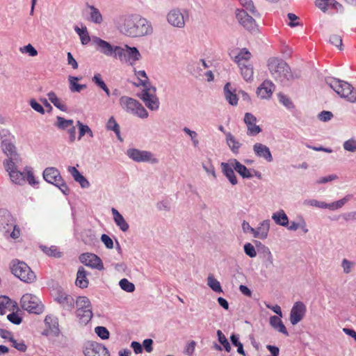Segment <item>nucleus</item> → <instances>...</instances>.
<instances>
[{
	"instance_id": "obj_5",
	"label": "nucleus",
	"mask_w": 356,
	"mask_h": 356,
	"mask_svg": "<svg viewBox=\"0 0 356 356\" xmlns=\"http://www.w3.org/2000/svg\"><path fill=\"white\" fill-rule=\"evenodd\" d=\"M121 107L126 111L136 115L141 118H147L148 113L143 106L136 99L127 96H122L120 99Z\"/></svg>"
},
{
	"instance_id": "obj_20",
	"label": "nucleus",
	"mask_w": 356,
	"mask_h": 356,
	"mask_svg": "<svg viewBox=\"0 0 356 356\" xmlns=\"http://www.w3.org/2000/svg\"><path fill=\"white\" fill-rule=\"evenodd\" d=\"M93 42L97 45V49L101 53L108 56H113L115 47L110 43L97 37L93 38Z\"/></svg>"
},
{
	"instance_id": "obj_37",
	"label": "nucleus",
	"mask_w": 356,
	"mask_h": 356,
	"mask_svg": "<svg viewBox=\"0 0 356 356\" xmlns=\"http://www.w3.org/2000/svg\"><path fill=\"white\" fill-rule=\"evenodd\" d=\"M134 72L136 76L140 81L139 84H135L136 86H142L144 88H147L151 86L149 82V79L144 70H134Z\"/></svg>"
},
{
	"instance_id": "obj_63",
	"label": "nucleus",
	"mask_w": 356,
	"mask_h": 356,
	"mask_svg": "<svg viewBox=\"0 0 356 356\" xmlns=\"http://www.w3.org/2000/svg\"><path fill=\"white\" fill-rule=\"evenodd\" d=\"M101 239L107 248L111 249L113 248V240L109 236H108L107 234H102Z\"/></svg>"
},
{
	"instance_id": "obj_54",
	"label": "nucleus",
	"mask_w": 356,
	"mask_h": 356,
	"mask_svg": "<svg viewBox=\"0 0 356 356\" xmlns=\"http://www.w3.org/2000/svg\"><path fill=\"white\" fill-rule=\"evenodd\" d=\"M95 332L102 339L109 338V332L105 327L98 326L95 327Z\"/></svg>"
},
{
	"instance_id": "obj_61",
	"label": "nucleus",
	"mask_w": 356,
	"mask_h": 356,
	"mask_svg": "<svg viewBox=\"0 0 356 356\" xmlns=\"http://www.w3.org/2000/svg\"><path fill=\"white\" fill-rule=\"evenodd\" d=\"M25 171H26V181H27L29 184L34 186L38 183L36 181L35 177L33 175V173L31 172V170L26 168Z\"/></svg>"
},
{
	"instance_id": "obj_52",
	"label": "nucleus",
	"mask_w": 356,
	"mask_h": 356,
	"mask_svg": "<svg viewBox=\"0 0 356 356\" xmlns=\"http://www.w3.org/2000/svg\"><path fill=\"white\" fill-rule=\"evenodd\" d=\"M78 79L76 77L70 76V90L72 92H80L82 89L86 88L85 85H80L75 82Z\"/></svg>"
},
{
	"instance_id": "obj_62",
	"label": "nucleus",
	"mask_w": 356,
	"mask_h": 356,
	"mask_svg": "<svg viewBox=\"0 0 356 356\" xmlns=\"http://www.w3.org/2000/svg\"><path fill=\"white\" fill-rule=\"evenodd\" d=\"M195 346L196 343L195 341H190L185 348V353L188 356H193L195 351Z\"/></svg>"
},
{
	"instance_id": "obj_35",
	"label": "nucleus",
	"mask_w": 356,
	"mask_h": 356,
	"mask_svg": "<svg viewBox=\"0 0 356 356\" xmlns=\"http://www.w3.org/2000/svg\"><path fill=\"white\" fill-rule=\"evenodd\" d=\"M49 100L58 109L62 111H67V106L56 96L54 92H49L47 94Z\"/></svg>"
},
{
	"instance_id": "obj_26",
	"label": "nucleus",
	"mask_w": 356,
	"mask_h": 356,
	"mask_svg": "<svg viewBox=\"0 0 356 356\" xmlns=\"http://www.w3.org/2000/svg\"><path fill=\"white\" fill-rule=\"evenodd\" d=\"M251 57V53L246 48H243L234 57V60L238 66H241L243 64L249 63Z\"/></svg>"
},
{
	"instance_id": "obj_30",
	"label": "nucleus",
	"mask_w": 356,
	"mask_h": 356,
	"mask_svg": "<svg viewBox=\"0 0 356 356\" xmlns=\"http://www.w3.org/2000/svg\"><path fill=\"white\" fill-rule=\"evenodd\" d=\"M111 211L116 225L120 227L122 231L127 232L129 229V225L125 221L124 217L115 208H112Z\"/></svg>"
},
{
	"instance_id": "obj_11",
	"label": "nucleus",
	"mask_w": 356,
	"mask_h": 356,
	"mask_svg": "<svg viewBox=\"0 0 356 356\" xmlns=\"http://www.w3.org/2000/svg\"><path fill=\"white\" fill-rule=\"evenodd\" d=\"M127 155L129 158L136 162H150L152 163H158V159L154 156L152 153L148 151L130 149L127 150Z\"/></svg>"
},
{
	"instance_id": "obj_8",
	"label": "nucleus",
	"mask_w": 356,
	"mask_h": 356,
	"mask_svg": "<svg viewBox=\"0 0 356 356\" xmlns=\"http://www.w3.org/2000/svg\"><path fill=\"white\" fill-rule=\"evenodd\" d=\"M21 307L23 309L33 314H40L42 312V305L38 298L31 294L26 293L22 296L20 300Z\"/></svg>"
},
{
	"instance_id": "obj_16",
	"label": "nucleus",
	"mask_w": 356,
	"mask_h": 356,
	"mask_svg": "<svg viewBox=\"0 0 356 356\" xmlns=\"http://www.w3.org/2000/svg\"><path fill=\"white\" fill-rule=\"evenodd\" d=\"M244 122L247 127L248 136H257L261 131L259 126L257 125V118L252 113H246L244 116Z\"/></svg>"
},
{
	"instance_id": "obj_57",
	"label": "nucleus",
	"mask_w": 356,
	"mask_h": 356,
	"mask_svg": "<svg viewBox=\"0 0 356 356\" xmlns=\"http://www.w3.org/2000/svg\"><path fill=\"white\" fill-rule=\"evenodd\" d=\"M240 3L245 8L246 10L252 14H255L256 9L252 0H238Z\"/></svg>"
},
{
	"instance_id": "obj_10",
	"label": "nucleus",
	"mask_w": 356,
	"mask_h": 356,
	"mask_svg": "<svg viewBox=\"0 0 356 356\" xmlns=\"http://www.w3.org/2000/svg\"><path fill=\"white\" fill-rule=\"evenodd\" d=\"M156 88L154 87H148L143 88L142 94L139 96L144 102L146 106L150 110H157L159 107V99L156 96Z\"/></svg>"
},
{
	"instance_id": "obj_58",
	"label": "nucleus",
	"mask_w": 356,
	"mask_h": 356,
	"mask_svg": "<svg viewBox=\"0 0 356 356\" xmlns=\"http://www.w3.org/2000/svg\"><path fill=\"white\" fill-rule=\"evenodd\" d=\"M22 53H27L31 56H35L38 55L37 50L33 47L32 44H29L20 48Z\"/></svg>"
},
{
	"instance_id": "obj_6",
	"label": "nucleus",
	"mask_w": 356,
	"mask_h": 356,
	"mask_svg": "<svg viewBox=\"0 0 356 356\" xmlns=\"http://www.w3.org/2000/svg\"><path fill=\"white\" fill-rule=\"evenodd\" d=\"M76 314L80 322L87 323L92 318V305L90 300L86 296H79L76 300Z\"/></svg>"
},
{
	"instance_id": "obj_44",
	"label": "nucleus",
	"mask_w": 356,
	"mask_h": 356,
	"mask_svg": "<svg viewBox=\"0 0 356 356\" xmlns=\"http://www.w3.org/2000/svg\"><path fill=\"white\" fill-rule=\"evenodd\" d=\"M74 29L79 35L81 43L83 44H87L88 43H89V42L90 41V38L86 27L80 29L78 26H76Z\"/></svg>"
},
{
	"instance_id": "obj_40",
	"label": "nucleus",
	"mask_w": 356,
	"mask_h": 356,
	"mask_svg": "<svg viewBox=\"0 0 356 356\" xmlns=\"http://www.w3.org/2000/svg\"><path fill=\"white\" fill-rule=\"evenodd\" d=\"M207 284L215 292H222L220 282L212 275H209L207 278Z\"/></svg>"
},
{
	"instance_id": "obj_28",
	"label": "nucleus",
	"mask_w": 356,
	"mask_h": 356,
	"mask_svg": "<svg viewBox=\"0 0 356 356\" xmlns=\"http://www.w3.org/2000/svg\"><path fill=\"white\" fill-rule=\"evenodd\" d=\"M224 92L226 99L231 105H237L238 99L236 94L235 93V90H232L230 83H227L225 85Z\"/></svg>"
},
{
	"instance_id": "obj_27",
	"label": "nucleus",
	"mask_w": 356,
	"mask_h": 356,
	"mask_svg": "<svg viewBox=\"0 0 356 356\" xmlns=\"http://www.w3.org/2000/svg\"><path fill=\"white\" fill-rule=\"evenodd\" d=\"M231 165L233 168L243 178H250L252 177V174L250 170L245 166L241 164L236 159H233L231 161Z\"/></svg>"
},
{
	"instance_id": "obj_21",
	"label": "nucleus",
	"mask_w": 356,
	"mask_h": 356,
	"mask_svg": "<svg viewBox=\"0 0 356 356\" xmlns=\"http://www.w3.org/2000/svg\"><path fill=\"white\" fill-rule=\"evenodd\" d=\"M253 150L257 156L262 157L268 162H271L273 161V156L270 149L266 145L257 143L253 145Z\"/></svg>"
},
{
	"instance_id": "obj_43",
	"label": "nucleus",
	"mask_w": 356,
	"mask_h": 356,
	"mask_svg": "<svg viewBox=\"0 0 356 356\" xmlns=\"http://www.w3.org/2000/svg\"><path fill=\"white\" fill-rule=\"evenodd\" d=\"M77 126L79 127V140L86 134H88L90 138L93 137V133L88 125L83 124L80 121H77Z\"/></svg>"
},
{
	"instance_id": "obj_1",
	"label": "nucleus",
	"mask_w": 356,
	"mask_h": 356,
	"mask_svg": "<svg viewBox=\"0 0 356 356\" xmlns=\"http://www.w3.org/2000/svg\"><path fill=\"white\" fill-rule=\"evenodd\" d=\"M268 67L275 81L281 83L291 76L290 67L284 60L277 58H270L268 60Z\"/></svg>"
},
{
	"instance_id": "obj_56",
	"label": "nucleus",
	"mask_w": 356,
	"mask_h": 356,
	"mask_svg": "<svg viewBox=\"0 0 356 356\" xmlns=\"http://www.w3.org/2000/svg\"><path fill=\"white\" fill-rule=\"evenodd\" d=\"M343 146L346 151L355 152H356V140L349 139L344 142Z\"/></svg>"
},
{
	"instance_id": "obj_47",
	"label": "nucleus",
	"mask_w": 356,
	"mask_h": 356,
	"mask_svg": "<svg viewBox=\"0 0 356 356\" xmlns=\"http://www.w3.org/2000/svg\"><path fill=\"white\" fill-rule=\"evenodd\" d=\"M217 335H218V341L223 346L225 350L228 353L230 352L231 351V346H230L228 340L227 339L226 337L225 336V334L222 332L221 330H218L217 331Z\"/></svg>"
},
{
	"instance_id": "obj_7",
	"label": "nucleus",
	"mask_w": 356,
	"mask_h": 356,
	"mask_svg": "<svg viewBox=\"0 0 356 356\" xmlns=\"http://www.w3.org/2000/svg\"><path fill=\"white\" fill-rule=\"evenodd\" d=\"M44 179L57 186L64 194H67L69 188L63 181L59 171L55 168H47L43 172Z\"/></svg>"
},
{
	"instance_id": "obj_48",
	"label": "nucleus",
	"mask_w": 356,
	"mask_h": 356,
	"mask_svg": "<svg viewBox=\"0 0 356 356\" xmlns=\"http://www.w3.org/2000/svg\"><path fill=\"white\" fill-rule=\"evenodd\" d=\"M119 284L121 289L127 292H133L135 290V286L133 283L130 282L127 279H122Z\"/></svg>"
},
{
	"instance_id": "obj_22",
	"label": "nucleus",
	"mask_w": 356,
	"mask_h": 356,
	"mask_svg": "<svg viewBox=\"0 0 356 356\" xmlns=\"http://www.w3.org/2000/svg\"><path fill=\"white\" fill-rule=\"evenodd\" d=\"M270 228V221L269 220H264L260 223L259 226L254 229V232H253V236L255 238H259L260 239H264L267 237L268 233Z\"/></svg>"
},
{
	"instance_id": "obj_64",
	"label": "nucleus",
	"mask_w": 356,
	"mask_h": 356,
	"mask_svg": "<svg viewBox=\"0 0 356 356\" xmlns=\"http://www.w3.org/2000/svg\"><path fill=\"white\" fill-rule=\"evenodd\" d=\"M7 318L11 323L15 325H19L22 322V318L19 316L17 314L14 312L8 314Z\"/></svg>"
},
{
	"instance_id": "obj_23",
	"label": "nucleus",
	"mask_w": 356,
	"mask_h": 356,
	"mask_svg": "<svg viewBox=\"0 0 356 356\" xmlns=\"http://www.w3.org/2000/svg\"><path fill=\"white\" fill-rule=\"evenodd\" d=\"M1 149L3 152L9 157L8 160H17V154L15 145L8 140H3L1 143Z\"/></svg>"
},
{
	"instance_id": "obj_18",
	"label": "nucleus",
	"mask_w": 356,
	"mask_h": 356,
	"mask_svg": "<svg viewBox=\"0 0 356 356\" xmlns=\"http://www.w3.org/2000/svg\"><path fill=\"white\" fill-rule=\"evenodd\" d=\"M236 18L238 22L249 31L252 30L255 26L254 19L244 10L238 11L236 13Z\"/></svg>"
},
{
	"instance_id": "obj_12",
	"label": "nucleus",
	"mask_w": 356,
	"mask_h": 356,
	"mask_svg": "<svg viewBox=\"0 0 356 356\" xmlns=\"http://www.w3.org/2000/svg\"><path fill=\"white\" fill-rule=\"evenodd\" d=\"M54 300L60 307L67 311H71L74 307V298L63 291H58L54 296Z\"/></svg>"
},
{
	"instance_id": "obj_13",
	"label": "nucleus",
	"mask_w": 356,
	"mask_h": 356,
	"mask_svg": "<svg viewBox=\"0 0 356 356\" xmlns=\"http://www.w3.org/2000/svg\"><path fill=\"white\" fill-rule=\"evenodd\" d=\"M307 311L305 305L300 301L294 303L290 313V322L295 325L305 316Z\"/></svg>"
},
{
	"instance_id": "obj_55",
	"label": "nucleus",
	"mask_w": 356,
	"mask_h": 356,
	"mask_svg": "<svg viewBox=\"0 0 356 356\" xmlns=\"http://www.w3.org/2000/svg\"><path fill=\"white\" fill-rule=\"evenodd\" d=\"M330 42L339 48V49H342V38L339 35L333 34L330 38Z\"/></svg>"
},
{
	"instance_id": "obj_46",
	"label": "nucleus",
	"mask_w": 356,
	"mask_h": 356,
	"mask_svg": "<svg viewBox=\"0 0 356 356\" xmlns=\"http://www.w3.org/2000/svg\"><path fill=\"white\" fill-rule=\"evenodd\" d=\"M90 9L91 20L96 24H100L102 22V16L99 10L93 6H90Z\"/></svg>"
},
{
	"instance_id": "obj_36",
	"label": "nucleus",
	"mask_w": 356,
	"mask_h": 356,
	"mask_svg": "<svg viewBox=\"0 0 356 356\" xmlns=\"http://www.w3.org/2000/svg\"><path fill=\"white\" fill-rule=\"evenodd\" d=\"M272 218L273 220L280 225L286 226L289 223V219L283 210L276 212L273 214Z\"/></svg>"
},
{
	"instance_id": "obj_60",
	"label": "nucleus",
	"mask_w": 356,
	"mask_h": 356,
	"mask_svg": "<svg viewBox=\"0 0 356 356\" xmlns=\"http://www.w3.org/2000/svg\"><path fill=\"white\" fill-rule=\"evenodd\" d=\"M244 251L250 257H254L257 255V252L254 247L250 243L244 245Z\"/></svg>"
},
{
	"instance_id": "obj_2",
	"label": "nucleus",
	"mask_w": 356,
	"mask_h": 356,
	"mask_svg": "<svg viewBox=\"0 0 356 356\" xmlns=\"http://www.w3.org/2000/svg\"><path fill=\"white\" fill-rule=\"evenodd\" d=\"M127 34L132 37H141L152 32V27L145 18H136L127 22Z\"/></svg>"
},
{
	"instance_id": "obj_9",
	"label": "nucleus",
	"mask_w": 356,
	"mask_h": 356,
	"mask_svg": "<svg viewBox=\"0 0 356 356\" xmlns=\"http://www.w3.org/2000/svg\"><path fill=\"white\" fill-rule=\"evenodd\" d=\"M3 165L13 183L19 185L25 184L26 171L21 172L17 170L15 163L12 160H6L3 162Z\"/></svg>"
},
{
	"instance_id": "obj_33",
	"label": "nucleus",
	"mask_w": 356,
	"mask_h": 356,
	"mask_svg": "<svg viewBox=\"0 0 356 356\" xmlns=\"http://www.w3.org/2000/svg\"><path fill=\"white\" fill-rule=\"evenodd\" d=\"M44 323L48 325L49 330L54 334L58 335L60 330L57 318L52 316H47L44 319Z\"/></svg>"
},
{
	"instance_id": "obj_14",
	"label": "nucleus",
	"mask_w": 356,
	"mask_h": 356,
	"mask_svg": "<svg viewBox=\"0 0 356 356\" xmlns=\"http://www.w3.org/2000/svg\"><path fill=\"white\" fill-rule=\"evenodd\" d=\"M84 355L86 356H110L106 348L96 342L87 345L84 350Z\"/></svg>"
},
{
	"instance_id": "obj_31",
	"label": "nucleus",
	"mask_w": 356,
	"mask_h": 356,
	"mask_svg": "<svg viewBox=\"0 0 356 356\" xmlns=\"http://www.w3.org/2000/svg\"><path fill=\"white\" fill-rule=\"evenodd\" d=\"M270 325L277 330L285 336H289V332L280 317L273 316L270 318Z\"/></svg>"
},
{
	"instance_id": "obj_19",
	"label": "nucleus",
	"mask_w": 356,
	"mask_h": 356,
	"mask_svg": "<svg viewBox=\"0 0 356 356\" xmlns=\"http://www.w3.org/2000/svg\"><path fill=\"white\" fill-rule=\"evenodd\" d=\"M275 90L274 84L268 80L264 81L257 88V95L262 99L270 98Z\"/></svg>"
},
{
	"instance_id": "obj_50",
	"label": "nucleus",
	"mask_w": 356,
	"mask_h": 356,
	"mask_svg": "<svg viewBox=\"0 0 356 356\" xmlns=\"http://www.w3.org/2000/svg\"><path fill=\"white\" fill-rule=\"evenodd\" d=\"M107 129L113 131L120 138V127L113 117L110 118L107 122Z\"/></svg>"
},
{
	"instance_id": "obj_3",
	"label": "nucleus",
	"mask_w": 356,
	"mask_h": 356,
	"mask_svg": "<svg viewBox=\"0 0 356 356\" xmlns=\"http://www.w3.org/2000/svg\"><path fill=\"white\" fill-rule=\"evenodd\" d=\"M10 268L12 273L24 282L32 283L36 280L34 272L24 261H13Z\"/></svg>"
},
{
	"instance_id": "obj_42",
	"label": "nucleus",
	"mask_w": 356,
	"mask_h": 356,
	"mask_svg": "<svg viewBox=\"0 0 356 356\" xmlns=\"http://www.w3.org/2000/svg\"><path fill=\"white\" fill-rule=\"evenodd\" d=\"M115 58H118L121 61H127V48L115 46L113 54Z\"/></svg>"
},
{
	"instance_id": "obj_24",
	"label": "nucleus",
	"mask_w": 356,
	"mask_h": 356,
	"mask_svg": "<svg viewBox=\"0 0 356 356\" xmlns=\"http://www.w3.org/2000/svg\"><path fill=\"white\" fill-rule=\"evenodd\" d=\"M221 168L223 174L226 176V177L229 179L230 183L232 185H236L238 182L237 178L235 175V173L233 170V167L231 163H222Z\"/></svg>"
},
{
	"instance_id": "obj_39",
	"label": "nucleus",
	"mask_w": 356,
	"mask_h": 356,
	"mask_svg": "<svg viewBox=\"0 0 356 356\" xmlns=\"http://www.w3.org/2000/svg\"><path fill=\"white\" fill-rule=\"evenodd\" d=\"M92 80L98 87L102 88L106 92L108 97L110 96V90L102 80V75L100 74H95Z\"/></svg>"
},
{
	"instance_id": "obj_29",
	"label": "nucleus",
	"mask_w": 356,
	"mask_h": 356,
	"mask_svg": "<svg viewBox=\"0 0 356 356\" xmlns=\"http://www.w3.org/2000/svg\"><path fill=\"white\" fill-rule=\"evenodd\" d=\"M68 171L72 175L74 180L80 184L81 187L87 188L89 186L90 184L88 181L78 171L75 167H69Z\"/></svg>"
},
{
	"instance_id": "obj_4",
	"label": "nucleus",
	"mask_w": 356,
	"mask_h": 356,
	"mask_svg": "<svg viewBox=\"0 0 356 356\" xmlns=\"http://www.w3.org/2000/svg\"><path fill=\"white\" fill-rule=\"evenodd\" d=\"M327 83L340 97L346 98L351 102L356 101V91L353 90V86L348 82L332 79Z\"/></svg>"
},
{
	"instance_id": "obj_53",
	"label": "nucleus",
	"mask_w": 356,
	"mask_h": 356,
	"mask_svg": "<svg viewBox=\"0 0 356 356\" xmlns=\"http://www.w3.org/2000/svg\"><path fill=\"white\" fill-rule=\"evenodd\" d=\"M73 120H65L62 117L57 118V126L60 129H66L69 127L72 126Z\"/></svg>"
},
{
	"instance_id": "obj_17",
	"label": "nucleus",
	"mask_w": 356,
	"mask_h": 356,
	"mask_svg": "<svg viewBox=\"0 0 356 356\" xmlns=\"http://www.w3.org/2000/svg\"><path fill=\"white\" fill-rule=\"evenodd\" d=\"M168 22L174 26L183 27L185 24L184 15L178 9H173L167 16Z\"/></svg>"
},
{
	"instance_id": "obj_34",
	"label": "nucleus",
	"mask_w": 356,
	"mask_h": 356,
	"mask_svg": "<svg viewBox=\"0 0 356 356\" xmlns=\"http://www.w3.org/2000/svg\"><path fill=\"white\" fill-rule=\"evenodd\" d=\"M241 69V73L243 79L246 81H250L253 78L254 70L253 67L250 63L243 64L238 66Z\"/></svg>"
},
{
	"instance_id": "obj_25",
	"label": "nucleus",
	"mask_w": 356,
	"mask_h": 356,
	"mask_svg": "<svg viewBox=\"0 0 356 356\" xmlns=\"http://www.w3.org/2000/svg\"><path fill=\"white\" fill-rule=\"evenodd\" d=\"M87 274L83 267H80L77 271L76 279L75 284L77 286L81 289L87 288L88 286V280L87 278Z\"/></svg>"
},
{
	"instance_id": "obj_51",
	"label": "nucleus",
	"mask_w": 356,
	"mask_h": 356,
	"mask_svg": "<svg viewBox=\"0 0 356 356\" xmlns=\"http://www.w3.org/2000/svg\"><path fill=\"white\" fill-rule=\"evenodd\" d=\"M304 204L305 205L315 207L321 209H327V204L325 202L318 201L316 200H305Z\"/></svg>"
},
{
	"instance_id": "obj_41",
	"label": "nucleus",
	"mask_w": 356,
	"mask_h": 356,
	"mask_svg": "<svg viewBox=\"0 0 356 356\" xmlns=\"http://www.w3.org/2000/svg\"><path fill=\"white\" fill-rule=\"evenodd\" d=\"M127 48V61L132 60L133 61L138 60L140 58V54L136 47H129L125 45Z\"/></svg>"
},
{
	"instance_id": "obj_32",
	"label": "nucleus",
	"mask_w": 356,
	"mask_h": 356,
	"mask_svg": "<svg viewBox=\"0 0 356 356\" xmlns=\"http://www.w3.org/2000/svg\"><path fill=\"white\" fill-rule=\"evenodd\" d=\"M226 141L233 153H238L241 144L236 139V138L230 133H225Z\"/></svg>"
},
{
	"instance_id": "obj_15",
	"label": "nucleus",
	"mask_w": 356,
	"mask_h": 356,
	"mask_svg": "<svg viewBox=\"0 0 356 356\" xmlns=\"http://www.w3.org/2000/svg\"><path fill=\"white\" fill-rule=\"evenodd\" d=\"M79 259L81 262L85 264L86 266L95 268L99 270L103 268V263L102 260L99 257H97L95 254L84 253L80 256Z\"/></svg>"
},
{
	"instance_id": "obj_38",
	"label": "nucleus",
	"mask_w": 356,
	"mask_h": 356,
	"mask_svg": "<svg viewBox=\"0 0 356 356\" xmlns=\"http://www.w3.org/2000/svg\"><path fill=\"white\" fill-rule=\"evenodd\" d=\"M352 197H353V195L350 194H348V195H346L343 198H342L338 201L333 202L330 204H327V209H331V210H336V209H340L346 202H348L349 200H350L352 199Z\"/></svg>"
},
{
	"instance_id": "obj_45",
	"label": "nucleus",
	"mask_w": 356,
	"mask_h": 356,
	"mask_svg": "<svg viewBox=\"0 0 356 356\" xmlns=\"http://www.w3.org/2000/svg\"><path fill=\"white\" fill-rule=\"evenodd\" d=\"M42 251L48 256L54 257H61V252L58 250V248L56 246H41Z\"/></svg>"
},
{
	"instance_id": "obj_49",
	"label": "nucleus",
	"mask_w": 356,
	"mask_h": 356,
	"mask_svg": "<svg viewBox=\"0 0 356 356\" xmlns=\"http://www.w3.org/2000/svg\"><path fill=\"white\" fill-rule=\"evenodd\" d=\"M231 341L232 344L237 347V352L245 356V351L243 350V344L239 341L238 337L234 334H232L231 337Z\"/></svg>"
},
{
	"instance_id": "obj_59",
	"label": "nucleus",
	"mask_w": 356,
	"mask_h": 356,
	"mask_svg": "<svg viewBox=\"0 0 356 356\" xmlns=\"http://www.w3.org/2000/svg\"><path fill=\"white\" fill-rule=\"evenodd\" d=\"M10 342L12 343V346H13L17 350L21 352H25L26 350L27 347L23 341H17L13 338Z\"/></svg>"
}]
</instances>
